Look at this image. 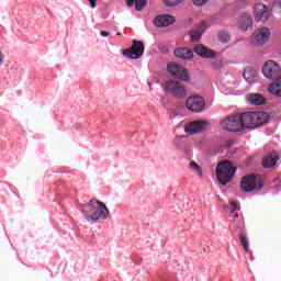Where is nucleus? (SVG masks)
I'll return each mask as SVG.
<instances>
[{"instance_id":"c756f323","label":"nucleus","mask_w":281,"mask_h":281,"mask_svg":"<svg viewBox=\"0 0 281 281\" xmlns=\"http://www.w3.org/2000/svg\"><path fill=\"white\" fill-rule=\"evenodd\" d=\"M207 1L210 0H193V3L194 5L200 7V5H205Z\"/></svg>"},{"instance_id":"f8f14e48","label":"nucleus","mask_w":281,"mask_h":281,"mask_svg":"<svg viewBox=\"0 0 281 281\" xmlns=\"http://www.w3.org/2000/svg\"><path fill=\"white\" fill-rule=\"evenodd\" d=\"M269 36H271V32L268 27L258 29L254 33L255 45H265L269 41Z\"/></svg>"},{"instance_id":"dca6fc26","label":"nucleus","mask_w":281,"mask_h":281,"mask_svg":"<svg viewBox=\"0 0 281 281\" xmlns=\"http://www.w3.org/2000/svg\"><path fill=\"white\" fill-rule=\"evenodd\" d=\"M173 54L176 58H179L180 60H192L194 57V53L186 47L176 48Z\"/></svg>"},{"instance_id":"4be33fe9","label":"nucleus","mask_w":281,"mask_h":281,"mask_svg":"<svg viewBox=\"0 0 281 281\" xmlns=\"http://www.w3.org/2000/svg\"><path fill=\"white\" fill-rule=\"evenodd\" d=\"M243 76L246 82H254L257 76L256 69H254L252 67H246L244 69Z\"/></svg>"},{"instance_id":"ddd939ff","label":"nucleus","mask_w":281,"mask_h":281,"mask_svg":"<svg viewBox=\"0 0 281 281\" xmlns=\"http://www.w3.org/2000/svg\"><path fill=\"white\" fill-rule=\"evenodd\" d=\"M269 8L262 3H257L255 5V19L256 21H261V23H265V21H269Z\"/></svg>"},{"instance_id":"cd10ccee","label":"nucleus","mask_w":281,"mask_h":281,"mask_svg":"<svg viewBox=\"0 0 281 281\" xmlns=\"http://www.w3.org/2000/svg\"><path fill=\"white\" fill-rule=\"evenodd\" d=\"M183 0H164V3L167 4L169 8L175 5H179Z\"/></svg>"},{"instance_id":"6ab92c4d","label":"nucleus","mask_w":281,"mask_h":281,"mask_svg":"<svg viewBox=\"0 0 281 281\" xmlns=\"http://www.w3.org/2000/svg\"><path fill=\"white\" fill-rule=\"evenodd\" d=\"M254 25V20L251 15L244 13L240 15L238 21V27H240L244 32H247Z\"/></svg>"},{"instance_id":"f704fd0d","label":"nucleus","mask_w":281,"mask_h":281,"mask_svg":"<svg viewBox=\"0 0 281 281\" xmlns=\"http://www.w3.org/2000/svg\"><path fill=\"white\" fill-rule=\"evenodd\" d=\"M116 34H117V36H122V33H121V32H117Z\"/></svg>"},{"instance_id":"1a4fd4ad","label":"nucleus","mask_w":281,"mask_h":281,"mask_svg":"<svg viewBox=\"0 0 281 281\" xmlns=\"http://www.w3.org/2000/svg\"><path fill=\"white\" fill-rule=\"evenodd\" d=\"M186 106L192 113H201L205 109V100L200 95L189 97L186 101Z\"/></svg>"},{"instance_id":"2eb2a0df","label":"nucleus","mask_w":281,"mask_h":281,"mask_svg":"<svg viewBox=\"0 0 281 281\" xmlns=\"http://www.w3.org/2000/svg\"><path fill=\"white\" fill-rule=\"evenodd\" d=\"M194 54L201 58H216V52L205 47L203 44H198L193 47Z\"/></svg>"},{"instance_id":"20e7f679","label":"nucleus","mask_w":281,"mask_h":281,"mask_svg":"<svg viewBox=\"0 0 281 281\" xmlns=\"http://www.w3.org/2000/svg\"><path fill=\"white\" fill-rule=\"evenodd\" d=\"M221 126L224 131H228L231 133H240V131H244L245 128L243 123V114L226 116L221 121Z\"/></svg>"},{"instance_id":"a878e982","label":"nucleus","mask_w":281,"mask_h":281,"mask_svg":"<svg viewBox=\"0 0 281 281\" xmlns=\"http://www.w3.org/2000/svg\"><path fill=\"white\" fill-rule=\"evenodd\" d=\"M189 168H190V170L195 172V175H198V177H200V179H203V169H201V166H199V164H196V161L191 160L189 164Z\"/></svg>"},{"instance_id":"39448f33","label":"nucleus","mask_w":281,"mask_h":281,"mask_svg":"<svg viewBox=\"0 0 281 281\" xmlns=\"http://www.w3.org/2000/svg\"><path fill=\"white\" fill-rule=\"evenodd\" d=\"M262 178L256 175H249L241 179L240 189L243 192H258V190H262Z\"/></svg>"},{"instance_id":"f3484780","label":"nucleus","mask_w":281,"mask_h":281,"mask_svg":"<svg viewBox=\"0 0 281 281\" xmlns=\"http://www.w3.org/2000/svg\"><path fill=\"white\" fill-rule=\"evenodd\" d=\"M173 22L175 18L172 15H159L154 20L156 27H168V25H172Z\"/></svg>"},{"instance_id":"5701e85b","label":"nucleus","mask_w":281,"mask_h":281,"mask_svg":"<svg viewBox=\"0 0 281 281\" xmlns=\"http://www.w3.org/2000/svg\"><path fill=\"white\" fill-rule=\"evenodd\" d=\"M126 2L128 8H133V5H135V10H137V12L144 10L147 4L146 0H126Z\"/></svg>"},{"instance_id":"9d476101","label":"nucleus","mask_w":281,"mask_h":281,"mask_svg":"<svg viewBox=\"0 0 281 281\" xmlns=\"http://www.w3.org/2000/svg\"><path fill=\"white\" fill-rule=\"evenodd\" d=\"M167 69L169 74H171V76L179 78V80H183L184 82H188L190 80V75H188V71L181 65L169 64L167 66Z\"/></svg>"},{"instance_id":"f03ea898","label":"nucleus","mask_w":281,"mask_h":281,"mask_svg":"<svg viewBox=\"0 0 281 281\" xmlns=\"http://www.w3.org/2000/svg\"><path fill=\"white\" fill-rule=\"evenodd\" d=\"M241 120L244 128H258L269 122V114L267 112H245L241 113Z\"/></svg>"},{"instance_id":"4468645a","label":"nucleus","mask_w":281,"mask_h":281,"mask_svg":"<svg viewBox=\"0 0 281 281\" xmlns=\"http://www.w3.org/2000/svg\"><path fill=\"white\" fill-rule=\"evenodd\" d=\"M205 30H207V24L205 22H201L195 29L191 30L189 32L191 43H199L201 36L205 33Z\"/></svg>"},{"instance_id":"72a5a7b5","label":"nucleus","mask_w":281,"mask_h":281,"mask_svg":"<svg viewBox=\"0 0 281 281\" xmlns=\"http://www.w3.org/2000/svg\"><path fill=\"white\" fill-rule=\"evenodd\" d=\"M236 218H238V213L234 215V221H236Z\"/></svg>"},{"instance_id":"7ed1b4c3","label":"nucleus","mask_w":281,"mask_h":281,"mask_svg":"<svg viewBox=\"0 0 281 281\" xmlns=\"http://www.w3.org/2000/svg\"><path fill=\"white\" fill-rule=\"evenodd\" d=\"M215 172L220 183L227 186L234 178V175H236V167H234L232 161L224 160L217 165Z\"/></svg>"},{"instance_id":"c85d7f7f","label":"nucleus","mask_w":281,"mask_h":281,"mask_svg":"<svg viewBox=\"0 0 281 281\" xmlns=\"http://www.w3.org/2000/svg\"><path fill=\"white\" fill-rule=\"evenodd\" d=\"M231 214H234V212H236V210H238V203H236L235 201L231 202Z\"/></svg>"},{"instance_id":"423d86ee","label":"nucleus","mask_w":281,"mask_h":281,"mask_svg":"<svg viewBox=\"0 0 281 281\" xmlns=\"http://www.w3.org/2000/svg\"><path fill=\"white\" fill-rule=\"evenodd\" d=\"M165 91L173 98H186L188 95L186 86L179 80H168L165 83Z\"/></svg>"},{"instance_id":"473e14b6","label":"nucleus","mask_w":281,"mask_h":281,"mask_svg":"<svg viewBox=\"0 0 281 281\" xmlns=\"http://www.w3.org/2000/svg\"><path fill=\"white\" fill-rule=\"evenodd\" d=\"M2 63H3V54L0 50V65H2Z\"/></svg>"},{"instance_id":"7c9ffc66","label":"nucleus","mask_w":281,"mask_h":281,"mask_svg":"<svg viewBox=\"0 0 281 281\" xmlns=\"http://www.w3.org/2000/svg\"><path fill=\"white\" fill-rule=\"evenodd\" d=\"M90 2L91 8H95L98 0H88Z\"/></svg>"},{"instance_id":"393cba45","label":"nucleus","mask_w":281,"mask_h":281,"mask_svg":"<svg viewBox=\"0 0 281 281\" xmlns=\"http://www.w3.org/2000/svg\"><path fill=\"white\" fill-rule=\"evenodd\" d=\"M237 236L246 254H249V238H247V233H239Z\"/></svg>"},{"instance_id":"2f4dec72","label":"nucleus","mask_w":281,"mask_h":281,"mask_svg":"<svg viewBox=\"0 0 281 281\" xmlns=\"http://www.w3.org/2000/svg\"><path fill=\"white\" fill-rule=\"evenodd\" d=\"M100 35L101 36H111V33L109 31H101Z\"/></svg>"},{"instance_id":"6e6552de","label":"nucleus","mask_w":281,"mask_h":281,"mask_svg":"<svg viewBox=\"0 0 281 281\" xmlns=\"http://www.w3.org/2000/svg\"><path fill=\"white\" fill-rule=\"evenodd\" d=\"M123 55L126 58H131L132 60H137V58H142L144 56V42H138L134 40L132 43V47L123 50Z\"/></svg>"},{"instance_id":"f257e3e1","label":"nucleus","mask_w":281,"mask_h":281,"mask_svg":"<svg viewBox=\"0 0 281 281\" xmlns=\"http://www.w3.org/2000/svg\"><path fill=\"white\" fill-rule=\"evenodd\" d=\"M81 212L87 221H100V218L106 221L111 214L109 207H106V204L95 199H92L88 203L83 204Z\"/></svg>"},{"instance_id":"0eeeda50","label":"nucleus","mask_w":281,"mask_h":281,"mask_svg":"<svg viewBox=\"0 0 281 281\" xmlns=\"http://www.w3.org/2000/svg\"><path fill=\"white\" fill-rule=\"evenodd\" d=\"M262 74L265 78H268V80H276L280 78L281 68L280 64L276 60H268L265 63L262 67Z\"/></svg>"},{"instance_id":"a211bd4d","label":"nucleus","mask_w":281,"mask_h":281,"mask_svg":"<svg viewBox=\"0 0 281 281\" xmlns=\"http://www.w3.org/2000/svg\"><path fill=\"white\" fill-rule=\"evenodd\" d=\"M279 156L276 151L267 154L263 156L262 166L263 168H273L278 164Z\"/></svg>"},{"instance_id":"bb28decb","label":"nucleus","mask_w":281,"mask_h":281,"mask_svg":"<svg viewBox=\"0 0 281 281\" xmlns=\"http://www.w3.org/2000/svg\"><path fill=\"white\" fill-rule=\"evenodd\" d=\"M229 40H231V36L227 31H221L218 33V41H221V43H229Z\"/></svg>"},{"instance_id":"b1692460","label":"nucleus","mask_w":281,"mask_h":281,"mask_svg":"<svg viewBox=\"0 0 281 281\" xmlns=\"http://www.w3.org/2000/svg\"><path fill=\"white\" fill-rule=\"evenodd\" d=\"M235 232L237 233V236L239 234H246L245 232V221L243 220H233Z\"/></svg>"},{"instance_id":"aec40b11","label":"nucleus","mask_w":281,"mask_h":281,"mask_svg":"<svg viewBox=\"0 0 281 281\" xmlns=\"http://www.w3.org/2000/svg\"><path fill=\"white\" fill-rule=\"evenodd\" d=\"M269 93L276 95L277 98H281V76L273 80L268 87Z\"/></svg>"},{"instance_id":"9b49d317","label":"nucleus","mask_w":281,"mask_h":281,"mask_svg":"<svg viewBox=\"0 0 281 281\" xmlns=\"http://www.w3.org/2000/svg\"><path fill=\"white\" fill-rule=\"evenodd\" d=\"M207 121H193L186 125L184 131L190 135L201 133L205 131V127L209 125Z\"/></svg>"},{"instance_id":"412c9836","label":"nucleus","mask_w":281,"mask_h":281,"mask_svg":"<svg viewBox=\"0 0 281 281\" xmlns=\"http://www.w3.org/2000/svg\"><path fill=\"white\" fill-rule=\"evenodd\" d=\"M247 101L249 102V104L260 106L261 104H265L266 99L260 93H251L247 95Z\"/></svg>"}]
</instances>
